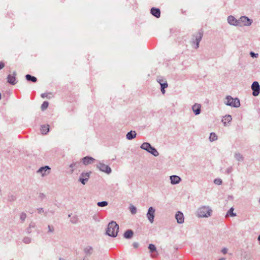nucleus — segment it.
Returning <instances> with one entry per match:
<instances>
[{"instance_id":"39","label":"nucleus","mask_w":260,"mask_h":260,"mask_svg":"<svg viewBox=\"0 0 260 260\" xmlns=\"http://www.w3.org/2000/svg\"><path fill=\"white\" fill-rule=\"evenodd\" d=\"M250 55L252 57H257L258 55L257 53H255L252 51L250 52Z\"/></svg>"},{"instance_id":"50","label":"nucleus","mask_w":260,"mask_h":260,"mask_svg":"<svg viewBox=\"0 0 260 260\" xmlns=\"http://www.w3.org/2000/svg\"><path fill=\"white\" fill-rule=\"evenodd\" d=\"M165 88H161V91L162 92V94H165Z\"/></svg>"},{"instance_id":"45","label":"nucleus","mask_w":260,"mask_h":260,"mask_svg":"<svg viewBox=\"0 0 260 260\" xmlns=\"http://www.w3.org/2000/svg\"><path fill=\"white\" fill-rule=\"evenodd\" d=\"M45 196L44 193H41L39 194V198L41 199L42 200L43 199L45 198Z\"/></svg>"},{"instance_id":"7","label":"nucleus","mask_w":260,"mask_h":260,"mask_svg":"<svg viewBox=\"0 0 260 260\" xmlns=\"http://www.w3.org/2000/svg\"><path fill=\"white\" fill-rule=\"evenodd\" d=\"M93 249L90 246H86L83 249L84 257L82 260H88L89 257L92 254Z\"/></svg>"},{"instance_id":"36","label":"nucleus","mask_w":260,"mask_h":260,"mask_svg":"<svg viewBox=\"0 0 260 260\" xmlns=\"http://www.w3.org/2000/svg\"><path fill=\"white\" fill-rule=\"evenodd\" d=\"M16 199V198L15 196L11 194L8 196V200L10 202H13L15 201Z\"/></svg>"},{"instance_id":"13","label":"nucleus","mask_w":260,"mask_h":260,"mask_svg":"<svg viewBox=\"0 0 260 260\" xmlns=\"http://www.w3.org/2000/svg\"><path fill=\"white\" fill-rule=\"evenodd\" d=\"M227 21L231 25L238 26V25H239V24H238V22H239L238 19H236V18L232 15L228 16Z\"/></svg>"},{"instance_id":"30","label":"nucleus","mask_w":260,"mask_h":260,"mask_svg":"<svg viewBox=\"0 0 260 260\" xmlns=\"http://www.w3.org/2000/svg\"><path fill=\"white\" fill-rule=\"evenodd\" d=\"M27 215L25 213L22 212L20 214V219L21 220L22 222H24L25 219L26 218Z\"/></svg>"},{"instance_id":"28","label":"nucleus","mask_w":260,"mask_h":260,"mask_svg":"<svg viewBox=\"0 0 260 260\" xmlns=\"http://www.w3.org/2000/svg\"><path fill=\"white\" fill-rule=\"evenodd\" d=\"M234 208L232 207L230 208V209L228 211V212L226 213V216L228 215H231V216H236V214L233 212Z\"/></svg>"},{"instance_id":"32","label":"nucleus","mask_w":260,"mask_h":260,"mask_svg":"<svg viewBox=\"0 0 260 260\" xmlns=\"http://www.w3.org/2000/svg\"><path fill=\"white\" fill-rule=\"evenodd\" d=\"M129 210L132 214H135L137 213V208L133 205L129 206Z\"/></svg>"},{"instance_id":"25","label":"nucleus","mask_w":260,"mask_h":260,"mask_svg":"<svg viewBox=\"0 0 260 260\" xmlns=\"http://www.w3.org/2000/svg\"><path fill=\"white\" fill-rule=\"evenodd\" d=\"M161 78H158L157 79V81L160 84L161 86V88H166L168 86V83L165 80L164 82H161Z\"/></svg>"},{"instance_id":"21","label":"nucleus","mask_w":260,"mask_h":260,"mask_svg":"<svg viewBox=\"0 0 260 260\" xmlns=\"http://www.w3.org/2000/svg\"><path fill=\"white\" fill-rule=\"evenodd\" d=\"M134 235V232L131 230H128L125 232L124 233L123 236L125 239H131L133 237Z\"/></svg>"},{"instance_id":"1","label":"nucleus","mask_w":260,"mask_h":260,"mask_svg":"<svg viewBox=\"0 0 260 260\" xmlns=\"http://www.w3.org/2000/svg\"><path fill=\"white\" fill-rule=\"evenodd\" d=\"M119 230V225L115 221H112L108 225L106 234L109 236L116 237Z\"/></svg>"},{"instance_id":"23","label":"nucleus","mask_w":260,"mask_h":260,"mask_svg":"<svg viewBox=\"0 0 260 260\" xmlns=\"http://www.w3.org/2000/svg\"><path fill=\"white\" fill-rule=\"evenodd\" d=\"M90 173L91 172L86 173L85 174L82 173V184H85L86 182L88 180Z\"/></svg>"},{"instance_id":"11","label":"nucleus","mask_w":260,"mask_h":260,"mask_svg":"<svg viewBox=\"0 0 260 260\" xmlns=\"http://www.w3.org/2000/svg\"><path fill=\"white\" fill-rule=\"evenodd\" d=\"M50 168L48 166H46L45 167H41L38 171V173L41 174L42 176L43 177L46 176L48 175L50 172Z\"/></svg>"},{"instance_id":"33","label":"nucleus","mask_w":260,"mask_h":260,"mask_svg":"<svg viewBox=\"0 0 260 260\" xmlns=\"http://www.w3.org/2000/svg\"><path fill=\"white\" fill-rule=\"evenodd\" d=\"M31 241V239L28 237H25L23 239V242L27 244H29Z\"/></svg>"},{"instance_id":"57","label":"nucleus","mask_w":260,"mask_h":260,"mask_svg":"<svg viewBox=\"0 0 260 260\" xmlns=\"http://www.w3.org/2000/svg\"><path fill=\"white\" fill-rule=\"evenodd\" d=\"M51 213H52V214H53V213H54V212H53V211H51Z\"/></svg>"},{"instance_id":"12","label":"nucleus","mask_w":260,"mask_h":260,"mask_svg":"<svg viewBox=\"0 0 260 260\" xmlns=\"http://www.w3.org/2000/svg\"><path fill=\"white\" fill-rule=\"evenodd\" d=\"M16 72L15 71L13 72V75H8L7 79V82L13 85H15L17 83L16 81Z\"/></svg>"},{"instance_id":"43","label":"nucleus","mask_w":260,"mask_h":260,"mask_svg":"<svg viewBox=\"0 0 260 260\" xmlns=\"http://www.w3.org/2000/svg\"><path fill=\"white\" fill-rule=\"evenodd\" d=\"M41 96L42 98H48V93H43L41 94Z\"/></svg>"},{"instance_id":"58","label":"nucleus","mask_w":260,"mask_h":260,"mask_svg":"<svg viewBox=\"0 0 260 260\" xmlns=\"http://www.w3.org/2000/svg\"><path fill=\"white\" fill-rule=\"evenodd\" d=\"M59 260H61V258H59Z\"/></svg>"},{"instance_id":"40","label":"nucleus","mask_w":260,"mask_h":260,"mask_svg":"<svg viewBox=\"0 0 260 260\" xmlns=\"http://www.w3.org/2000/svg\"><path fill=\"white\" fill-rule=\"evenodd\" d=\"M233 171V168L232 167H229L228 168H227V169L226 170V172L228 173V174H230Z\"/></svg>"},{"instance_id":"55","label":"nucleus","mask_w":260,"mask_h":260,"mask_svg":"<svg viewBox=\"0 0 260 260\" xmlns=\"http://www.w3.org/2000/svg\"><path fill=\"white\" fill-rule=\"evenodd\" d=\"M1 99V93H0V99Z\"/></svg>"},{"instance_id":"27","label":"nucleus","mask_w":260,"mask_h":260,"mask_svg":"<svg viewBox=\"0 0 260 260\" xmlns=\"http://www.w3.org/2000/svg\"><path fill=\"white\" fill-rule=\"evenodd\" d=\"M210 141L212 142L217 139V136L214 133H211L209 137Z\"/></svg>"},{"instance_id":"42","label":"nucleus","mask_w":260,"mask_h":260,"mask_svg":"<svg viewBox=\"0 0 260 260\" xmlns=\"http://www.w3.org/2000/svg\"><path fill=\"white\" fill-rule=\"evenodd\" d=\"M38 213H41L44 212V209L43 208H39L37 209Z\"/></svg>"},{"instance_id":"16","label":"nucleus","mask_w":260,"mask_h":260,"mask_svg":"<svg viewBox=\"0 0 260 260\" xmlns=\"http://www.w3.org/2000/svg\"><path fill=\"white\" fill-rule=\"evenodd\" d=\"M201 106L199 104H195L192 107V110L193 111L195 115H197L201 113Z\"/></svg>"},{"instance_id":"9","label":"nucleus","mask_w":260,"mask_h":260,"mask_svg":"<svg viewBox=\"0 0 260 260\" xmlns=\"http://www.w3.org/2000/svg\"><path fill=\"white\" fill-rule=\"evenodd\" d=\"M155 213V209L153 207H150L149 208L146 216L151 223H152L154 222Z\"/></svg>"},{"instance_id":"48","label":"nucleus","mask_w":260,"mask_h":260,"mask_svg":"<svg viewBox=\"0 0 260 260\" xmlns=\"http://www.w3.org/2000/svg\"><path fill=\"white\" fill-rule=\"evenodd\" d=\"M5 67V64L3 62H0V70L2 69Z\"/></svg>"},{"instance_id":"31","label":"nucleus","mask_w":260,"mask_h":260,"mask_svg":"<svg viewBox=\"0 0 260 260\" xmlns=\"http://www.w3.org/2000/svg\"><path fill=\"white\" fill-rule=\"evenodd\" d=\"M108 204V203L107 201H102V202H99L97 203V205L99 207H103L107 206Z\"/></svg>"},{"instance_id":"56","label":"nucleus","mask_w":260,"mask_h":260,"mask_svg":"<svg viewBox=\"0 0 260 260\" xmlns=\"http://www.w3.org/2000/svg\"><path fill=\"white\" fill-rule=\"evenodd\" d=\"M259 204H260V198L259 199V201H258Z\"/></svg>"},{"instance_id":"47","label":"nucleus","mask_w":260,"mask_h":260,"mask_svg":"<svg viewBox=\"0 0 260 260\" xmlns=\"http://www.w3.org/2000/svg\"><path fill=\"white\" fill-rule=\"evenodd\" d=\"M26 233L27 234H30L31 232V228H30L29 226L26 229Z\"/></svg>"},{"instance_id":"3","label":"nucleus","mask_w":260,"mask_h":260,"mask_svg":"<svg viewBox=\"0 0 260 260\" xmlns=\"http://www.w3.org/2000/svg\"><path fill=\"white\" fill-rule=\"evenodd\" d=\"M203 36V31H199L192 35L191 40V46L195 49H198L199 47V43L201 41Z\"/></svg>"},{"instance_id":"14","label":"nucleus","mask_w":260,"mask_h":260,"mask_svg":"<svg viewBox=\"0 0 260 260\" xmlns=\"http://www.w3.org/2000/svg\"><path fill=\"white\" fill-rule=\"evenodd\" d=\"M175 218L178 223L181 224L184 222V218L183 214L182 212L178 211L175 215Z\"/></svg>"},{"instance_id":"20","label":"nucleus","mask_w":260,"mask_h":260,"mask_svg":"<svg viewBox=\"0 0 260 260\" xmlns=\"http://www.w3.org/2000/svg\"><path fill=\"white\" fill-rule=\"evenodd\" d=\"M137 133L135 131H131L128 132L126 135V139L128 140H132L136 138Z\"/></svg>"},{"instance_id":"53","label":"nucleus","mask_w":260,"mask_h":260,"mask_svg":"<svg viewBox=\"0 0 260 260\" xmlns=\"http://www.w3.org/2000/svg\"><path fill=\"white\" fill-rule=\"evenodd\" d=\"M165 81V80H164V79H161V82H164Z\"/></svg>"},{"instance_id":"4","label":"nucleus","mask_w":260,"mask_h":260,"mask_svg":"<svg viewBox=\"0 0 260 260\" xmlns=\"http://www.w3.org/2000/svg\"><path fill=\"white\" fill-rule=\"evenodd\" d=\"M224 103L228 106L235 108H238L240 106L239 100L238 98L234 99L230 95L226 96Z\"/></svg>"},{"instance_id":"26","label":"nucleus","mask_w":260,"mask_h":260,"mask_svg":"<svg viewBox=\"0 0 260 260\" xmlns=\"http://www.w3.org/2000/svg\"><path fill=\"white\" fill-rule=\"evenodd\" d=\"M235 158L238 161H242L244 160V158L242 155L239 152H236L234 155Z\"/></svg>"},{"instance_id":"37","label":"nucleus","mask_w":260,"mask_h":260,"mask_svg":"<svg viewBox=\"0 0 260 260\" xmlns=\"http://www.w3.org/2000/svg\"><path fill=\"white\" fill-rule=\"evenodd\" d=\"M71 221L73 223H76L78 221V218L75 216H73L71 219Z\"/></svg>"},{"instance_id":"44","label":"nucleus","mask_w":260,"mask_h":260,"mask_svg":"<svg viewBox=\"0 0 260 260\" xmlns=\"http://www.w3.org/2000/svg\"><path fill=\"white\" fill-rule=\"evenodd\" d=\"M221 252L223 253V254H226L228 252V249L226 248H224L222 249L221 250Z\"/></svg>"},{"instance_id":"15","label":"nucleus","mask_w":260,"mask_h":260,"mask_svg":"<svg viewBox=\"0 0 260 260\" xmlns=\"http://www.w3.org/2000/svg\"><path fill=\"white\" fill-rule=\"evenodd\" d=\"M95 159L92 157L86 156L82 158V163L85 165H88L94 162Z\"/></svg>"},{"instance_id":"51","label":"nucleus","mask_w":260,"mask_h":260,"mask_svg":"<svg viewBox=\"0 0 260 260\" xmlns=\"http://www.w3.org/2000/svg\"><path fill=\"white\" fill-rule=\"evenodd\" d=\"M78 180L79 182H81V175L79 176Z\"/></svg>"},{"instance_id":"6","label":"nucleus","mask_w":260,"mask_h":260,"mask_svg":"<svg viewBox=\"0 0 260 260\" xmlns=\"http://www.w3.org/2000/svg\"><path fill=\"white\" fill-rule=\"evenodd\" d=\"M238 21V26L242 27L243 26H250L252 23V20L250 19L246 16H241L239 19Z\"/></svg>"},{"instance_id":"38","label":"nucleus","mask_w":260,"mask_h":260,"mask_svg":"<svg viewBox=\"0 0 260 260\" xmlns=\"http://www.w3.org/2000/svg\"><path fill=\"white\" fill-rule=\"evenodd\" d=\"M214 183L217 185H220L222 183V180L220 179H216L214 180Z\"/></svg>"},{"instance_id":"41","label":"nucleus","mask_w":260,"mask_h":260,"mask_svg":"<svg viewBox=\"0 0 260 260\" xmlns=\"http://www.w3.org/2000/svg\"><path fill=\"white\" fill-rule=\"evenodd\" d=\"M30 228H34L36 226V224L34 222H31L28 226Z\"/></svg>"},{"instance_id":"46","label":"nucleus","mask_w":260,"mask_h":260,"mask_svg":"<svg viewBox=\"0 0 260 260\" xmlns=\"http://www.w3.org/2000/svg\"><path fill=\"white\" fill-rule=\"evenodd\" d=\"M133 245L134 247H135V248H137L139 246V243L137 242H134L133 243Z\"/></svg>"},{"instance_id":"35","label":"nucleus","mask_w":260,"mask_h":260,"mask_svg":"<svg viewBox=\"0 0 260 260\" xmlns=\"http://www.w3.org/2000/svg\"><path fill=\"white\" fill-rule=\"evenodd\" d=\"M48 233H52L54 231V228L52 225H48Z\"/></svg>"},{"instance_id":"49","label":"nucleus","mask_w":260,"mask_h":260,"mask_svg":"<svg viewBox=\"0 0 260 260\" xmlns=\"http://www.w3.org/2000/svg\"><path fill=\"white\" fill-rule=\"evenodd\" d=\"M77 165H79V163H76V164H71L70 165V167L72 168H74Z\"/></svg>"},{"instance_id":"24","label":"nucleus","mask_w":260,"mask_h":260,"mask_svg":"<svg viewBox=\"0 0 260 260\" xmlns=\"http://www.w3.org/2000/svg\"><path fill=\"white\" fill-rule=\"evenodd\" d=\"M26 79L28 81H31L32 82H36L37 81V79L36 77L32 76L29 74H27L25 76Z\"/></svg>"},{"instance_id":"18","label":"nucleus","mask_w":260,"mask_h":260,"mask_svg":"<svg viewBox=\"0 0 260 260\" xmlns=\"http://www.w3.org/2000/svg\"><path fill=\"white\" fill-rule=\"evenodd\" d=\"M151 13L156 18H159L160 15V11L158 8H152L151 9Z\"/></svg>"},{"instance_id":"19","label":"nucleus","mask_w":260,"mask_h":260,"mask_svg":"<svg viewBox=\"0 0 260 260\" xmlns=\"http://www.w3.org/2000/svg\"><path fill=\"white\" fill-rule=\"evenodd\" d=\"M232 118L231 115H226L222 119V122L223 123L224 126H226V123H229L232 121Z\"/></svg>"},{"instance_id":"10","label":"nucleus","mask_w":260,"mask_h":260,"mask_svg":"<svg viewBox=\"0 0 260 260\" xmlns=\"http://www.w3.org/2000/svg\"><path fill=\"white\" fill-rule=\"evenodd\" d=\"M251 89L253 90L252 94L253 96H257L259 93L260 86L259 83L257 81L253 82L251 85Z\"/></svg>"},{"instance_id":"29","label":"nucleus","mask_w":260,"mask_h":260,"mask_svg":"<svg viewBox=\"0 0 260 260\" xmlns=\"http://www.w3.org/2000/svg\"><path fill=\"white\" fill-rule=\"evenodd\" d=\"M49 103L47 101H45L41 105V109L42 111L45 110L48 107Z\"/></svg>"},{"instance_id":"52","label":"nucleus","mask_w":260,"mask_h":260,"mask_svg":"<svg viewBox=\"0 0 260 260\" xmlns=\"http://www.w3.org/2000/svg\"><path fill=\"white\" fill-rule=\"evenodd\" d=\"M218 260H225V258H224V257L220 258Z\"/></svg>"},{"instance_id":"5","label":"nucleus","mask_w":260,"mask_h":260,"mask_svg":"<svg viewBox=\"0 0 260 260\" xmlns=\"http://www.w3.org/2000/svg\"><path fill=\"white\" fill-rule=\"evenodd\" d=\"M140 147L141 149L147 151L148 152L151 153L154 156H157L159 155V153L157 150L154 147H153L149 143H143Z\"/></svg>"},{"instance_id":"8","label":"nucleus","mask_w":260,"mask_h":260,"mask_svg":"<svg viewBox=\"0 0 260 260\" xmlns=\"http://www.w3.org/2000/svg\"><path fill=\"white\" fill-rule=\"evenodd\" d=\"M96 167L102 172H104L107 174H110L111 172V169L110 167L103 163L99 162L96 165Z\"/></svg>"},{"instance_id":"22","label":"nucleus","mask_w":260,"mask_h":260,"mask_svg":"<svg viewBox=\"0 0 260 260\" xmlns=\"http://www.w3.org/2000/svg\"><path fill=\"white\" fill-rule=\"evenodd\" d=\"M49 131V125H43L41 126V131L42 134H46Z\"/></svg>"},{"instance_id":"2","label":"nucleus","mask_w":260,"mask_h":260,"mask_svg":"<svg viewBox=\"0 0 260 260\" xmlns=\"http://www.w3.org/2000/svg\"><path fill=\"white\" fill-rule=\"evenodd\" d=\"M212 210L209 206H204L199 208L197 212L198 217L207 218L212 215Z\"/></svg>"},{"instance_id":"34","label":"nucleus","mask_w":260,"mask_h":260,"mask_svg":"<svg viewBox=\"0 0 260 260\" xmlns=\"http://www.w3.org/2000/svg\"><path fill=\"white\" fill-rule=\"evenodd\" d=\"M148 248L149 249L151 252H153L156 250V247L155 245L152 244H150L149 245Z\"/></svg>"},{"instance_id":"54","label":"nucleus","mask_w":260,"mask_h":260,"mask_svg":"<svg viewBox=\"0 0 260 260\" xmlns=\"http://www.w3.org/2000/svg\"><path fill=\"white\" fill-rule=\"evenodd\" d=\"M45 216H47V212H46L45 213Z\"/></svg>"},{"instance_id":"17","label":"nucleus","mask_w":260,"mask_h":260,"mask_svg":"<svg viewBox=\"0 0 260 260\" xmlns=\"http://www.w3.org/2000/svg\"><path fill=\"white\" fill-rule=\"evenodd\" d=\"M171 183L172 184H176L181 181V178L176 175H173L170 176Z\"/></svg>"}]
</instances>
